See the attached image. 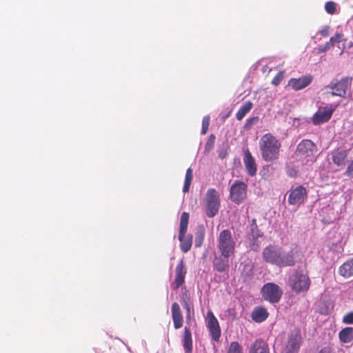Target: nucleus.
I'll use <instances>...</instances> for the list:
<instances>
[{
	"label": "nucleus",
	"mask_w": 353,
	"mask_h": 353,
	"mask_svg": "<svg viewBox=\"0 0 353 353\" xmlns=\"http://www.w3.org/2000/svg\"><path fill=\"white\" fill-rule=\"evenodd\" d=\"M181 303L185 310V320L187 325L184 327L183 346L186 353H191L192 350V339L190 327L196 323L194 310L191 298L187 294L181 297Z\"/></svg>",
	"instance_id": "f257e3e1"
},
{
	"label": "nucleus",
	"mask_w": 353,
	"mask_h": 353,
	"mask_svg": "<svg viewBox=\"0 0 353 353\" xmlns=\"http://www.w3.org/2000/svg\"><path fill=\"white\" fill-rule=\"evenodd\" d=\"M281 142L272 134H264L259 141V149L263 159L272 161L279 158Z\"/></svg>",
	"instance_id": "f03ea898"
},
{
	"label": "nucleus",
	"mask_w": 353,
	"mask_h": 353,
	"mask_svg": "<svg viewBox=\"0 0 353 353\" xmlns=\"http://www.w3.org/2000/svg\"><path fill=\"white\" fill-rule=\"evenodd\" d=\"M236 241L230 230H222L217 237V248L221 254L234 256Z\"/></svg>",
	"instance_id": "7ed1b4c3"
},
{
	"label": "nucleus",
	"mask_w": 353,
	"mask_h": 353,
	"mask_svg": "<svg viewBox=\"0 0 353 353\" xmlns=\"http://www.w3.org/2000/svg\"><path fill=\"white\" fill-rule=\"evenodd\" d=\"M188 223L189 213L183 212L181 216L179 233V240L181 243L180 248L183 253L188 252L191 249L192 245V236L191 234H186Z\"/></svg>",
	"instance_id": "20e7f679"
},
{
	"label": "nucleus",
	"mask_w": 353,
	"mask_h": 353,
	"mask_svg": "<svg viewBox=\"0 0 353 353\" xmlns=\"http://www.w3.org/2000/svg\"><path fill=\"white\" fill-rule=\"evenodd\" d=\"M204 205L205 214L208 217L212 218L217 214L220 208V199L219 194L215 189L210 188L207 191Z\"/></svg>",
	"instance_id": "39448f33"
},
{
	"label": "nucleus",
	"mask_w": 353,
	"mask_h": 353,
	"mask_svg": "<svg viewBox=\"0 0 353 353\" xmlns=\"http://www.w3.org/2000/svg\"><path fill=\"white\" fill-rule=\"evenodd\" d=\"M290 286L296 293L307 292L310 287V280L303 271H295L289 279Z\"/></svg>",
	"instance_id": "423d86ee"
},
{
	"label": "nucleus",
	"mask_w": 353,
	"mask_h": 353,
	"mask_svg": "<svg viewBox=\"0 0 353 353\" xmlns=\"http://www.w3.org/2000/svg\"><path fill=\"white\" fill-rule=\"evenodd\" d=\"M248 185L245 183L236 180L230 189V198L235 204H240L247 197Z\"/></svg>",
	"instance_id": "0eeeda50"
},
{
	"label": "nucleus",
	"mask_w": 353,
	"mask_h": 353,
	"mask_svg": "<svg viewBox=\"0 0 353 353\" xmlns=\"http://www.w3.org/2000/svg\"><path fill=\"white\" fill-rule=\"evenodd\" d=\"M261 294L265 300L272 303H276L280 301L283 291L278 285L274 283H268L263 286Z\"/></svg>",
	"instance_id": "6e6552de"
},
{
	"label": "nucleus",
	"mask_w": 353,
	"mask_h": 353,
	"mask_svg": "<svg viewBox=\"0 0 353 353\" xmlns=\"http://www.w3.org/2000/svg\"><path fill=\"white\" fill-rule=\"evenodd\" d=\"M316 151L317 147L314 142L310 139H303L298 144L296 153L301 157L307 158V161H313Z\"/></svg>",
	"instance_id": "1a4fd4ad"
},
{
	"label": "nucleus",
	"mask_w": 353,
	"mask_h": 353,
	"mask_svg": "<svg viewBox=\"0 0 353 353\" xmlns=\"http://www.w3.org/2000/svg\"><path fill=\"white\" fill-rule=\"evenodd\" d=\"M352 77H343L336 82H331L326 88L332 90L330 92L332 96L345 97L347 90L351 85Z\"/></svg>",
	"instance_id": "9d476101"
},
{
	"label": "nucleus",
	"mask_w": 353,
	"mask_h": 353,
	"mask_svg": "<svg viewBox=\"0 0 353 353\" xmlns=\"http://www.w3.org/2000/svg\"><path fill=\"white\" fill-rule=\"evenodd\" d=\"M301 344L302 336L301 331L299 329H295L290 333L283 352L298 353Z\"/></svg>",
	"instance_id": "9b49d317"
},
{
	"label": "nucleus",
	"mask_w": 353,
	"mask_h": 353,
	"mask_svg": "<svg viewBox=\"0 0 353 353\" xmlns=\"http://www.w3.org/2000/svg\"><path fill=\"white\" fill-rule=\"evenodd\" d=\"M300 248L298 245L292 248L291 250L283 254L281 252L279 256V267L294 266L296 264V259L299 256Z\"/></svg>",
	"instance_id": "f8f14e48"
},
{
	"label": "nucleus",
	"mask_w": 353,
	"mask_h": 353,
	"mask_svg": "<svg viewBox=\"0 0 353 353\" xmlns=\"http://www.w3.org/2000/svg\"><path fill=\"white\" fill-rule=\"evenodd\" d=\"M307 192L305 187L299 185L292 188L288 196V203L292 205H299L304 202L307 198Z\"/></svg>",
	"instance_id": "ddd939ff"
},
{
	"label": "nucleus",
	"mask_w": 353,
	"mask_h": 353,
	"mask_svg": "<svg viewBox=\"0 0 353 353\" xmlns=\"http://www.w3.org/2000/svg\"><path fill=\"white\" fill-rule=\"evenodd\" d=\"M233 256L228 254H221L215 255L212 260V265L214 270L219 272H228L230 269V258Z\"/></svg>",
	"instance_id": "4468645a"
},
{
	"label": "nucleus",
	"mask_w": 353,
	"mask_h": 353,
	"mask_svg": "<svg viewBox=\"0 0 353 353\" xmlns=\"http://www.w3.org/2000/svg\"><path fill=\"white\" fill-rule=\"evenodd\" d=\"M281 251L276 247L270 245L265 247L263 251V260L272 265L278 266Z\"/></svg>",
	"instance_id": "2eb2a0df"
},
{
	"label": "nucleus",
	"mask_w": 353,
	"mask_h": 353,
	"mask_svg": "<svg viewBox=\"0 0 353 353\" xmlns=\"http://www.w3.org/2000/svg\"><path fill=\"white\" fill-rule=\"evenodd\" d=\"M208 323L207 327L208 328L212 339L214 341H219L221 336V328L216 318L214 316L212 312H208Z\"/></svg>",
	"instance_id": "dca6fc26"
},
{
	"label": "nucleus",
	"mask_w": 353,
	"mask_h": 353,
	"mask_svg": "<svg viewBox=\"0 0 353 353\" xmlns=\"http://www.w3.org/2000/svg\"><path fill=\"white\" fill-rule=\"evenodd\" d=\"M335 108L324 107L317 111L312 117V121L314 125H319L321 123L328 121L334 111Z\"/></svg>",
	"instance_id": "f3484780"
},
{
	"label": "nucleus",
	"mask_w": 353,
	"mask_h": 353,
	"mask_svg": "<svg viewBox=\"0 0 353 353\" xmlns=\"http://www.w3.org/2000/svg\"><path fill=\"white\" fill-rule=\"evenodd\" d=\"M187 269L183 260H181L175 268V279L173 283L174 288L178 289L185 282Z\"/></svg>",
	"instance_id": "a211bd4d"
},
{
	"label": "nucleus",
	"mask_w": 353,
	"mask_h": 353,
	"mask_svg": "<svg viewBox=\"0 0 353 353\" xmlns=\"http://www.w3.org/2000/svg\"><path fill=\"white\" fill-rule=\"evenodd\" d=\"M312 81L311 75H305L298 79L292 78L289 80L288 85L294 90H299L306 88Z\"/></svg>",
	"instance_id": "6ab92c4d"
},
{
	"label": "nucleus",
	"mask_w": 353,
	"mask_h": 353,
	"mask_svg": "<svg viewBox=\"0 0 353 353\" xmlns=\"http://www.w3.org/2000/svg\"><path fill=\"white\" fill-rule=\"evenodd\" d=\"M171 314L174 328L178 330L182 327L183 323V314L181 307L176 302L172 304Z\"/></svg>",
	"instance_id": "aec40b11"
},
{
	"label": "nucleus",
	"mask_w": 353,
	"mask_h": 353,
	"mask_svg": "<svg viewBox=\"0 0 353 353\" xmlns=\"http://www.w3.org/2000/svg\"><path fill=\"white\" fill-rule=\"evenodd\" d=\"M243 161L248 174L251 176H255L257 171L256 164L248 149L245 151Z\"/></svg>",
	"instance_id": "412c9836"
},
{
	"label": "nucleus",
	"mask_w": 353,
	"mask_h": 353,
	"mask_svg": "<svg viewBox=\"0 0 353 353\" xmlns=\"http://www.w3.org/2000/svg\"><path fill=\"white\" fill-rule=\"evenodd\" d=\"M249 353H270L268 343L261 339H258L251 345Z\"/></svg>",
	"instance_id": "4be33fe9"
},
{
	"label": "nucleus",
	"mask_w": 353,
	"mask_h": 353,
	"mask_svg": "<svg viewBox=\"0 0 353 353\" xmlns=\"http://www.w3.org/2000/svg\"><path fill=\"white\" fill-rule=\"evenodd\" d=\"M347 157V151L345 150H335L332 152V159L334 164L338 166H344Z\"/></svg>",
	"instance_id": "5701e85b"
},
{
	"label": "nucleus",
	"mask_w": 353,
	"mask_h": 353,
	"mask_svg": "<svg viewBox=\"0 0 353 353\" xmlns=\"http://www.w3.org/2000/svg\"><path fill=\"white\" fill-rule=\"evenodd\" d=\"M339 273L346 279L353 276V258L347 260L339 267Z\"/></svg>",
	"instance_id": "b1692460"
},
{
	"label": "nucleus",
	"mask_w": 353,
	"mask_h": 353,
	"mask_svg": "<svg viewBox=\"0 0 353 353\" xmlns=\"http://www.w3.org/2000/svg\"><path fill=\"white\" fill-rule=\"evenodd\" d=\"M252 319L256 323H261L268 317L267 310L262 307H257L254 309L251 314Z\"/></svg>",
	"instance_id": "393cba45"
},
{
	"label": "nucleus",
	"mask_w": 353,
	"mask_h": 353,
	"mask_svg": "<svg viewBox=\"0 0 353 353\" xmlns=\"http://www.w3.org/2000/svg\"><path fill=\"white\" fill-rule=\"evenodd\" d=\"M339 338L343 343H350L353 340V327H347L342 329L339 333Z\"/></svg>",
	"instance_id": "a878e982"
},
{
	"label": "nucleus",
	"mask_w": 353,
	"mask_h": 353,
	"mask_svg": "<svg viewBox=\"0 0 353 353\" xmlns=\"http://www.w3.org/2000/svg\"><path fill=\"white\" fill-rule=\"evenodd\" d=\"M252 106L253 104L250 101L244 103L236 114V119L239 121L242 120L243 117L251 110Z\"/></svg>",
	"instance_id": "bb28decb"
},
{
	"label": "nucleus",
	"mask_w": 353,
	"mask_h": 353,
	"mask_svg": "<svg viewBox=\"0 0 353 353\" xmlns=\"http://www.w3.org/2000/svg\"><path fill=\"white\" fill-rule=\"evenodd\" d=\"M192 178H193L192 170L190 168H189L187 170L186 174H185V181H184V185H183V191L184 192H188L189 191L190 185L192 183Z\"/></svg>",
	"instance_id": "cd10ccee"
},
{
	"label": "nucleus",
	"mask_w": 353,
	"mask_h": 353,
	"mask_svg": "<svg viewBox=\"0 0 353 353\" xmlns=\"http://www.w3.org/2000/svg\"><path fill=\"white\" fill-rule=\"evenodd\" d=\"M227 353H243V349L239 342L232 341L228 346Z\"/></svg>",
	"instance_id": "c85d7f7f"
},
{
	"label": "nucleus",
	"mask_w": 353,
	"mask_h": 353,
	"mask_svg": "<svg viewBox=\"0 0 353 353\" xmlns=\"http://www.w3.org/2000/svg\"><path fill=\"white\" fill-rule=\"evenodd\" d=\"M250 234L253 239H257L262 236V233L259 231L256 224V221L254 219H252L250 225Z\"/></svg>",
	"instance_id": "c756f323"
},
{
	"label": "nucleus",
	"mask_w": 353,
	"mask_h": 353,
	"mask_svg": "<svg viewBox=\"0 0 353 353\" xmlns=\"http://www.w3.org/2000/svg\"><path fill=\"white\" fill-rule=\"evenodd\" d=\"M325 10L330 14H334L336 10V4L334 1H327L325 4Z\"/></svg>",
	"instance_id": "7c9ffc66"
},
{
	"label": "nucleus",
	"mask_w": 353,
	"mask_h": 353,
	"mask_svg": "<svg viewBox=\"0 0 353 353\" xmlns=\"http://www.w3.org/2000/svg\"><path fill=\"white\" fill-rule=\"evenodd\" d=\"M196 234H197V238L196 239V246L199 247V246H201V245L203 242V238H204L205 230H204L203 227H200L199 228Z\"/></svg>",
	"instance_id": "2f4dec72"
},
{
	"label": "nucleus",
	"mask_w": 353,
	"mask_h": 353,
	"mask_svg": "<svg viewBox=\"0 0 353 353\" xmlns=\"http://www.w3.org/2000/svg\"><path fill=\"white\" fill-rule=\"evenodd\" d=\"M285 72L284 71H280L272 79V84L277 86L284 79Z\"/></svg>",
	"instance_id": "473e14b6"
},
{
	"label": "nucleus",
	"mask_w": 353,
	"mask_h": 353,
	"mask_svg": "<svg viewBox=\"0 0 353 353\" xmlns=\"http://www.w3.org/2000/svg\"><path fill=\"white\" fill-rule=\"evenodd\" d=\"M215 139H216V137L214 134H211L207 142H206V144H205V150H207V151H210L213 148H214V143H215Z\"/></svg>",
	"instance_id": "72a5a7b5"
},
{
	"label": "nucleus",
	"mask_w": 353,
	"mask_h": 353,
	"mask_svg": "<svg viewBox=\"0 0 353 353\" xmlns=\"http://www.w3.org/2000/svg\"><path fill=\"white\" fill-rule=\"evenodd\" d=\"M210 125V117L205 116L203 118L202 120V129H201V134H205L207 133V131L208 130Z\"/></svg>",
	"instance_id": "f704fd0d"
},
{
	"label": "nucleus",
	"mask_w": 353,
	"mask_h": 353,
	"mask_svg": "<svg viewBox=\"0 0 353 353\" xmlns=\"http://www.w3.org/2000/svg\"><path fill=\"white\" fill-rule=\"evenodd\" d=\"M333 47L334 44H332L331 41H329L326 42L324 45L319 46L318 50L319 52H325Z\"/></svg>",
	"instance_id": "c9c22d12"
},
{
	"label": "nucleus",
	"mask_w": 353,
	"mask_h": 353,
	"mask_svg": "<svg viewBox=\"0 0 353 353\" xmlns=\"http://www.w3.org/2000/svg\"><path fill=\"white\" fill-rule=\"evenodd\" d=\"M343 34L340 32L335 33L334 36L332 37L330 39V41L332 44L334 45V43H340L343 39Z\"/></svg>",
	"instance_id": "e433bc0d"
},
{
	"label": "nucleus",
	"mask_w": 353,
	"mask_h": 353,
	"mask_svg": "<svg viewBox=\"0 0 353 353\" xmlns=\"http://www.w3.org/2000/svg\"><path fill=\"white\" fill-rule=\"evenodd\" d=\"M343 322L346 324L353 323V312H349L345 314L343 318Z\"/></svg>",
	"instance_id": "4c0bfd02"
},
{
	"label": "nucleus",
	"mask_w": 353,
	"mask_h": 353,
	"mask_svg": "<svg viewBox=\"0 0 353 353\" xmlns=\"http://www.w3.org/2000/svg\"><path fill=\"white\" fill-rule=\"evenodd\" d=\"M345 174L349 177L353 178V160L347 165Z\"/></svg>",
	"instance_id": "58836bf2"
},
{
	"label": "nucleus",
	"mask_w": 353,
	"mask_h": 353,
	"mask_svg": "<svg viewBox=\"0 0 353 353\" xmlns=\"http://www.w3.org/2000/svg\"><path fill=\"white\" fill-rule=\"evenodd\" d=\"M258 121H259V117H257L250 118V119H247V121H246L245 127L249 128L254 123H256V122H258Z\"/></svg>",
	"instance_id": "ea45409f"
},
{
	"label": "nucleus",
	"mask_w": 353,
	"mask_h": 353,
	"mask_svg": "<svg viewBox=\"0 0 353 353\" xmlns=\"http://www.w3.org/2000/svg\"><path fill=\"white\" fill-rule=\"evenodd\" d=\"M318 353H335V352L332 347L326 346L321 349Z\"/></svg>",
	"instance_id": "a19ab883"
},
{
	"label": "nucleus",
	"mask_w": 353,
	"mask_h": 353,
	"mask_svg": "<svg viewBox=\"0 0 353 353\" xmlns=\"http://www.w3.org/2000/svg\"><path fill=\"white\" fill-rule=\"evenodd\" d=\"M329 29V26H325L323 29L320 30V34L323 37H327L330 33Z\"/></svg>",
	"instance_id": "79ce46f5"
},
{
	"label": "nucleus",
	"mask_w": 353,
	"mask_h": 353,
	"mask_svg": "<svg viewBox=\"0 0 353 353\" xmlns=\"http://www.w3.org/2000/svg\"><path fill=\"white\" fill-rule=\"evenodd\" d=\"M219 157H220L221 158H224L225 155H224L223 154H222V153H220V154H219Z\"/></svg>",
	"instance_id": "37998d69"
}]
</instances>
